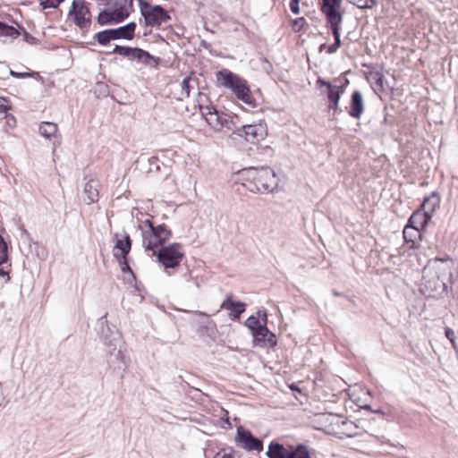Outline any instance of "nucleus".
Returning <instances> with one entry per match:
<instances>
[{
  "instance_id": "obj_1",
  "label": "nucleus",
  "mask_w": 458,
  "mask_h": 458,
  "mask_svg": "<svg viewBox=\"0 0 458 458\" xmlns=\"http://www.w3.org/2000/svg\"><path fill=\"white\" fill-rule=\"evenodd\" d=\"M217 83L224 88L229 89L238 100L254 107L255 99L251 96L247 81L233 73L228 69H223L216 73Z\"/></svg>"
},
{
  "instance_id": "obj_2",
  "label": "nucleus",
  "mask_w": 458,
  "mask_h": 458,
  "mask_svg": "<svg viewBox=\"0 0 458 458\" xmlns=\"http://www.w3.org/2000/svg\"><path fill=\"white\" fill-rule=\"evenodd\" d=\"M138 230L141 233L142 246L148 250H152L154 255L157 249L172 235L171 230L165 224L154 226L149 219L142 221L138 225Z\"/></svg>"
},
{
  "instance_id": "obj_3",
  "label": "nucleus",
  "mask_w": 458,
  "mask_h": 458,
  "mask_svg": "<svg viewBox=\"0 0 458 458\" xmlns=\"http://www.w3.org/2000/svg\"><path fill=\"white\" fill-rule=\"evenodd\" d=\"M132 11V0H111L110 4L101 11L98 22L104 26L119 23L126 19Z\"/></svg>"
},
{
  "instance_id": "obj_4",
  "label": "nucleus",
  "mask_w": 458,
  "mask_h": 458,
  "mask_svg": "<svg viewBox=\"0 0 458 458\" xmlns=\"http://www.w3.org/2000/svg\"><path fill=\"white\" fill-rule=\"evenodd\" d=\"M247 174L254 181L257 191L261 193L271 192L277 187L276 175L271 168L256 169L250 167L247 170Z\"/></svg>"
},
{
  "instance_id": "obj_5",
  "label": "nucleus",
  "mask_w": 458,
  "mask_h": 458,
  "mask_svg": "<svg viewBox=\"0 0 458 458\" xmlns=\"http://www.w3.org/2000/svg\"><path fill=\"white\" fill-rule=\"evenodd\" d=\"M267 455L268 458H311L308 447L303 445L288 449L276 442L269 444Z\"/></svg>"
},
{
  "instance_id": "obj_6",
  "label": "nucleus",
  "mask_w": 458,
  "mask_h": 458,
  "mask_svg": "<svg viewBox=\"0 0 458 458\" xmlns=\"http://www.w3.org/2000/svg\"><path fill=\"white\" fill-rule=\"evenodd\" d=\"M156 255L165 268H174L182 262L184 252L181 244L172 243L157 250Z\"/></svg>"
},
{
  "instance_id": "obj_7",
  "label": "nucleus",
  "mask_w": 458,
  "mask_h": 458,
  "mask_svg": "<svg viewBox=\"0 0 458 458\" xmlns=\"http://www.w3.org/2000/svg\"><path fill=\"white\" fill-rule=\"evenodd\" d=\"M203 115L214 131H221L224 129L232 130L233 118L229 114L219 112L214 107H207V112Z\"/></svg>"
},
{
  "instance_id": "obj_8",
  "label": "nucleus",
  "mask_w": 458,
  "mask_h": 458,
  "mask_svg": "<svg viewBox=\"0 0 458 458\" xmlns=\"http://www.w3.org/2000/svg\"><path fill=\"white\" fill-rule=\"evenodd\" d=\"M68 16L81 29L88 28L91 21V13L84 0H73Z\"/></svg>"
},
{
  "instance_id": "obj_9",
  "label": "nucleus",
  "mask_w": 458,
  "mask_h": 458,
  "mask_svg": "<svg viewBox=\"0 0 458 458\" xmlns=\"http://www.w3.org/2000/svg\"><path fill=\"white\" fill-rule=\"evenodd\" d=\"M140 13L144 17L145 23L148 26H160L170 20L167 12L159 5H147L141 7Z\"/></svg>"
},
{
  "instance_id": "obj_10",
  "label": "nucleus",
  "mask_w": 458,
  "mask_h": 458,
  "mask_svg": "<svg viewBox=\"0 0 458 458\" xmlns=\"http://www.w3.org/2000/svg\"><path fill=\"white\" fill-rule=\"evenodd\" d=\"M254 344L260 347H272L276 344V335L267 327V312L262 314V327H259L253 334Z\"/></svg>"
},
{
  "instance_id": "obj_11",
  "label": "nucleus",
  "mask_w": 458,
  "mask_h": 458,
  "mask_svg": "<svg viewBox=\"0 0 458 458\" xmlns=\"http://www.w3.org/2000/svg\"><path fill=\"white\" fill-rule=\"evenodd\" d=\"M343 0H322L321 12L328 24L342 23L343 13L340 11Z\"/></svg>"
},
{
  "instance_id": "obj_12",
  "label": "nucleus",
  "mask_w": 458,
  "mask_h": 458,
  "mask_svg": "<svg viewBox=\"0 0 458 458\" xmlns=\"http://www.w3.org/2000/svg\"><path fill=\"white\" fill-rule=\"evenodd\" d=\"M235 441L247 451L260 452L263 450V443L260 439L256 438L250 431L240 427L237 428Z\"/></svg>"
},
{
  "instance_id": "obj_13",
  "label": "nucleus",
  "mask_w": 458,
  "mask_h": 458,
  "mask_svg": "<svg viewBox=\"0 0 458 458\" xmlns=\"http://www.w3.org/2000/svg\"><path fill=\"white\" fill-rule=\"evenodd\" d=\"M454 265V261L449 257L445 259H435L433 268L435 270L437 279L443 280L445 284H451Z\"/></svg>"
},
{
  "instance_id": "obj_14",
  "label": "nucleus",
  "mask_w": 458,
  "mask_h": 458,
  "mask_svg": "<svg viewBox=\"0 0 458 458\" xmlns=\"http://www.w3.org/2000/svg\"><path fill=\"white\" fill-rule=\"evenodd\" d=\"M242 130L246 140L250 143L259 142L267 134V125L262 122L243 125Z\"/></svg>"
},
{
  "instance_id": "obj_15",
  "label": "nucleus",
  "mask_w": 458,
  "mask_h": 458,
  "mask_svg": "<svg viewBox=\"0 0 458 458\" xmlns=\"http://www.w3.org/2000/svg\"><path fill=\"white\" fill-rule=\"evenodd\" d=\"M364 112V101L361 93L355 90L351 98L348 114L354 119H360Z\"/></svg>"
},
{
  "instance_id": "obj_16",
  "label": "nucleus",
  "mask_w": 458,
  "mask_h": 458,
  "mask_svg": "<svg viewBox=\"0 0 458 458\" xmlns=\"http://www.w3.org/2000/svg\"><path fill=\"white\" fill-rule=\"evenodd\" d=\"M220 308L230 310L232 318L236 320L245 311L246 304L241 301H234L232 299V295H228L222 302Z\"/></svg>"
},
{
  "instance_id": "obj_17",
  "label": "nucleus",
  "mask_w": 458,
  "mask_h": 458,
  "mask_svg": "<svg viewBox=\"0 0 458 458\" xmlns=\"http://www.w3.org/2000/svg\"><path fill=\"white\" fill-rule=\"evenodd\" d=\"M131 239L128 234H125L124 239H117L113 250L114 256L118 259H124V257L130 252Z\"/></svg>"
},
{
  "instance_id": "obj_18",
  "label": "nucleus",
  "mask_w": 458,
  "mask_h": 458,
  "mask_svg": "<svg viewBox=\"0 0 458 458\" xmlns=\"http://www.w3.org/2000/svg\"><path fill=\"white\" fill-rule=\"evenodd\" d=\"M136 29L135 22H129L128 24L119 27L117 29H110L114 37V39H128L131 40L134 37Z\"/></svg>"
},
{
  "instance_id": "obj_19",
  "label": "nucleus",
  "mask_w": 458,
  "mask_h": 458,
  "mask_svg": "<svg viewBox=\"0 0 458 458\" xmlns=\"http://www.w3.org/2000/svg\"><path fill=\"white\" fill-rule=\"evenodd\" d=\"M98 188L99 183L98 181L94 179H90L89 182H86L83 192L86 195L85 201H87L88 204H91L98 200Z\"/></svg>"
},
{
  "instance_id": "obj_20",
  "label": "nucleus",
  "mask_w": 458,
  "mask_h": 458,
  "mask_svg": "<svg viewBox=\"0 0 458 458\" xmlns=\"http://www.w3.org/2000/svg\"><path fill=\"white\" fill-rule=\"evenodd\" d=\"M428 220L429 214L428 212H421L418 210L411 216L408 225L412 227H417L418 230L421 232L426 229Z\"/></svg>"
},
{
  "instance_id": "obj_21",
  "label": "nucleus",
  "mask_w": 458,
  "mask_h": 458,
  "mask_svg": "<svg viewBox=\"0 0 458 458\" xmlns=\"http://www.w3.org/2000/svg\"><path fill=\"white\" fill-rule=\"evenodd\" d=\"M154 59V56H152L148 52L141 48L133 47L130 60H136L140 64H150V62Z\"/></svg>"
},
{
  "instance_id": "obj_22",
  "label": "nucleus",
  "mask_w": 458,
  "mask_h": 458,
  "mask_svg": "<svg viewBox=\"0 0 458 458\" xmlns=\"http://www.w3.org/2000/svg\"><path fill=\"white\" fill-rule=\"evenodd\" d=\"M21 35L18 29L0 21V39L12 38L15 39Z\"/></svg>"
},
{
  "instance_id": "obj_23",
  "label": "nucleus",
  "mask_w": 458,
  "mask_h": 458,
  "mask_svg": "<svg viewBox=\"0 0 458 458\" xmlns=\"http://www.w3.org/2000/svg\"><path fill=\"white\" fill-rule=\"evenodd\" d=\"M39 133L47 139H51L56 136L58 128L54 123L44 122L39 126Z\"/></svg>"
},
{
  "instance_id": "obj_24",
  "label": "nucleus",
  "mask_w": 458,
  "mask_h": 458,
  "mask_svg": "<svg viewBox=\"0 0 458 458\" xmlns=\"http://www.w3.org/2000/svg\"><path fill=\"white\" fill-rule=\"evenodd\" d=\"M345 87L344 84H328L327 98L329 101H339L341 95L344 92Z\"/></svg>"
},
{
  "instance_id": "obj_25",
  "label": "nucleus",
  "mask_w": 458,
  "mask_h": 458,
  "mask_svg": "<svg viewBox=\"0 0 458 458\" xmlns=\"http://www.w3.org/2000/svg\"><path fill=\"white\" fill-rule=\"evenodd\" d=\"M197 85V80L191 76L184 78L181 83V95L183 98H189L191 90Z\"/></svg>"
},
{
  "instance_id": "obj_26",
  "label": "nucleus",
  "mask_w": 458,
  "mask_h": 458,
  "mask_svg": "<svg viewBox=\"0 0 458 458\" xmlns=\"http://www.w3.org/2000/svg\"><path fill=\"white\" fill-rule=\"evenodd\" d=\"M264 311H258V317L250 316L247 318L245 325L250 329L253 334L259 327H262V314Z\"/></svg>"
},
{
  "instance_id": "obj_27",
  "label": "nucleus",
  "mask_w": 458,
  "mask_h": 458,
  "mask_svg": "<svg viewBox=\"0 0 458 458\" xmlns=\"http://www.w3.org/2000/svg\"><path fill=\"white\" fill-rule=\"evenodd\" d=\"M421 237V232L418 230L417 227H412L407 225L403 229V238L406 242H411L415 243V240L417 238Z\"/></svg>"
},
{
  "instance_id": "obj_28",
  "label": "nucleus",
  "mask_w": 458,
  "mask_h": 458,
  "mask_svg": "<svg viewBox=\"0 0 458 458\" xmlns=\"http://www.w3.org/2000/svg\"><path fill=\"white\" fill-rule=\"evenodd\" d=\"M450 284H445V282H443V280L437 279V282L434 284V288L431 289L433 292H435V294L431 295V297H443L447 293Z\"/></svg>"
},
{
  "instance_id": "obj_29",
  "label": "nucleus",
  "mask_w": 458,
  "mask_h": 458,
  "mask_svg": "<svg viewBox=\"0 0 458 458\" xmlns=\"http://www.w3.org/2000/svg\"><path fill=\"white\" fill-rule=\"evenodd\" d=\"M94 38L99 45H107L111 40H114L111 30H105L98 32Z\"/></svg>"
},
{
  "instance_id": "obj_30",
  "label": "nucleus",
  "mask_w": 458,
  "mask_h": 458,
  "mask_svg": "<svg viewBox=\"0 0 458 458\" xmlns=\"http://www.w3.org/2000/svg\"><path fill=\"white\" fill-rule=\"evenodd\" d=\"M347 2L360 9H371L377 4L376 0H347Z\"/></svg>"
},
{
  "instance_id": "obj_31",
  "label": "nucleus",
  "mask_w": 458,
  "mask_h": 458,
  "mask_svg": "<svg viewBox=\"0 0 458 458\" xmlns=\"http://www.w3.org/2000/svg\"><path fill=\"white\" fill-rule=\"evenodd\" d=\"M132 50H133V47H123V46L116 45L114 47L112 53L113 54H118L120 55H123L124 57H127V58L131 59Z\"/></svg>"
},
{
  "instance_id": "obj_32",
  "label": "nucleus",
  "mask_w": 458,
  "mask_h": 458,
  "mask_svg": "<svg viewBox=\"0 0 458 458\" xmlns=\"http://www.w3.org/2000/svg\"><path fill=\"white\" fill-rule=\"evenodd\" d=\"M8 259V247L4 238L0 235V265Z\"/></svg>"
},
{
  "instance_id": "obj_33",
  "label": "nucleus",
  "mask_w": 458,
  "mask_h": 458,
  "mask_svg": "<svg viewBox=\"0 0 458 458\" xmlns=\"http://www.w3.org/2000/svg\"><path fill=\"white\" fill-rule=\"evenodd\" d=\"M214 458H241V456L233 448H227L218 452Z\"/></svg>"
},
{
  "instance_id": "obj_34",
  "label": "nucleus",
  "mask_w": 458,
  "mask_h": 458,
  "mask_svg": "<svg viewBox=\"0 0 458 458\" xmlns=\"http://www.w3.org/2000/svg\"><path fill=\"white\" fill-rule=\"evenodd\" d=\"M341 24L342 23H335V24H329L332 33L335 38V46L336 47H339L341 45V39H340V30H341Z\"/></svg>"
},
{
  "instance_id": "obj_35",
  "label": "nucleus",
  "mask_w": 458,
  "mask_h": 458,
  "mask_svg": "<svg viewBox=\"0 0 458 458\" xmlns=\"http://www.w3.org/2000/svg\"><path fill=\"white\" fill-rule=\"evenodd\" d=\"M64 0H41L40 4L43 9L57 8Z\"/></svg>"
},
{
  "instance_id": "obj_36",
  "label": "nucleus",
  "mask_w": 458,
  "mask_h": 458,
  "mask_svg": "<svg viewBox=\"0 0 458 458\" xmlns=\"http://www.w3.org/2000/svg\"><path fill=\"white\" fill-rule=\"evenodd\" d=\"M445 335L446 338L451 342L454 349H457V344L455 342V334L454 331L449 327H446L445 330Z\"/></svg>"
},
{
  "instance_id": "obj_37",
  "label": "nucleus",
  "mask_w": 458,
  "mask_h": 458,
  "mask_svg": "<svg viewBox=\"0 0 458 458\" xmlns=\"http://www.w3.org/2000/svg\"><path fill=\"white\" fill-rule=\"evenodd\" d=\"M431 199V213L435 210L436 207H439L440 197L438 194L433 192L430 196Z\"/></svg>"
},
{
  "instance_id": "obj_38",
  "label": "nucleus",
  "mask_w": 458,
  "mask_h": 458,
  "mask_svg": "<svg viewBox=\"0 0 458 458\" xmlns=\"http://www.w3.org/2000/svg\"><path fill=\"white\" fill-rule=\"evenodd\" d=\"M290 9L294 14H298L300 13V1L299 0H291Z\"/></svg>"
},
{
  "instance_id": "obj_39",
  "label": "nucleus",
  "mask_w": 458,
  "mask_h": 458,
  "mask_svg": "<svg viewBox=\"0 0 458 458\" xmlns=\"http://www.w3.org/2000/svg\"><path fill=\"white\" fill-rule=\"evenodd\" d=\"M10 109L8 101L4 98H0V113L5 114Z\"/></svg>"
},
{
  "instance_id": "obj_40",
  "label": "nucleus",
  "mask_w": 458,
  "mask_h": 458,
  "mask_svg": "<svg viewBox=\"0 0 458 458\" xmlns=\"http://www.w3.org/2000/svg\"><path fill=\"white\" fill-rule=\"evenodd\" d=\"M119 260V263L122 267V271L124 273L126 271L130 272L131 274H132V271L129 266V264L127 263V259H126V257H124V259H118Z\"/></svg>"
},
{
  "instance_id": "obj_41",
  "label": "nucleus",
  "mask_w": 458,
  "mask_h": 458,
  "mask_svg": "<svg viewBox=\"0 0 458 458\" xmlns=\"http://www.w3.org/2000/svg\"><path fill=\"white\" fill-rule=\"evenodd\" d=\"M305 24V19L304 18H298L293 21V28L295 30L299 31L301 30V28Z\"/></svg>"
},
{
  "instance_id": "obj_42",
  "label": "nucleus",
  "mask_w": 458,
  "mask_h": 458,
  "mask_svg": "<svg viewBox=\"0 0 458 458\" xmlns=\"http://www.w3.org/2000/svg\"><path fill=\"white\" fill-rule=\"evenodd\" d=\"M10 74L14 78H26L29 77L30 74L28 72H16L13 70L10 71Z\"/></svg>"
},
{
  "instance_id": "obj_43",
  "label": "nucleus",
  "mask_w": 458,
  "mask_h": 458,
  "mask_svg": "<svg viewBox=\"0 0 458 458\" xmlns=\"http://www.w3.org/2000/svg\"><path fill=\"white\" fill-rule=\"evenodd\" d=\"M325 47H327V52L328 54H333V53H335V52L338 49V47H336L335 46V44L330 45V46H328V47H327V46L324 44V45H321V47H320V50H322V49H323V48H325Z\"/></svg>"
},
{
  "instance_id": "obj_44",
  "label": "nucleus",
  "mask_w": 458,
  "mask_h": 458,
  "mask_svg": "<svg viewBox=\"0 0 458 458\" xmlns=\"http://www.w3.org/2000/svg\"><path fill=\"white\" fill-rule=\"evenodd\" d=\"M317 84L318 86H326L328 89V84H332L331 82L326 81L325 80L318 78L317 81Z\"/></svg>"
},
{
  "instance_id": "obj_45",
  "label": "nucleus",
  "mask_w": 458,
  "mask_h": 458,
  "mask_svg": "<svg viewBox=\"0 0 458 458\" xmlns=\"http://www.w3.org/2000/svg\"><path fill=\"white\" fill-rule=\"evenodd\" d=\"M0 277L3 278L5 282L9 280L8 273L3 268H0Z\"/></svg>"
},
{
  "instance_id": "obj_46",
  "label": "nucleus",
  "mask_w": 458,
  "mask_h": 458,
  "mask_svg": "<svg viewBox=\"0 0 458 458\" xmlns=\"http://www.w3.org/2000/svg\"><path fill=\"white\" fill-rule=\"evenodd\" d=\"M338 106H339V101H336V102H335V100L330 101V105H329L330 109L336 110V109H338Z\"/></svg>"
},
{
  "instance_id": "obj_47",
  "label": "nucleus",
  "mask_w": 458,
  "mask_h": 458,
  "mask_svg": "<svg viewBox=\"0 0 458 458\" xmlns=\"http://www.w3.org/2000/svg\"><path fill=\"white\" fill-rule=\"evenodd\" d=\"M4 401H5V396L3 392L2 385L0 384V406L4 403Z\"/></svg>"
},
{
  "instance_id": "obj_48",
  "label": "nucleus",
  "mask_w": 458,
  "mask_h": 458,
  "mask_svg": "<svg viewBox=\"0 0 458 458\" xmlns=\"http://www.w3.org/2000/svg\"><path fill=\"white\" fill-rule=\"evenodd\" d=\"M138 1L140 4V8L141 9V7L148 5L150 0H138Z\"/></svg>"
},
{
  "instance_id": "obj_49",
  "label": "nucleus",
  "mask_w": 458,
  "mask_h": 458,
  "mask_svg": "<svg viewBox=\"0 0 458 458\" xmlns=\"http://www.w3.org/2000/svg\"><path fill=\"white\" fill-rule=\"evenodd\" d=\"M98 1L100 2L101 4H103L106 7L110 4V2H111V0H98Z\"/></svg>"
},
{
  "instance_id": "obj_50",
  "label": "nucleus",
  "mask_w": 458,
  "mask_h": 458,
  "mask_svg": "<svg viewBox=\"0 0 458 458\" xmlns=\"http://www.w3.org/2000/svg\"><path fill=\"white\" fill-rule=\"evenodd\" d=\"M24 38H25V40L29 41L30 39H34L33 37L30 36V34L24 30Z\"/></svg>"
},
{
  "instance_id": "obj_51",
  "label": "nucleus",
  "mask_w": 458,
  "mask_h": 458,
  "mask_svg": "<svg viewBox=\"0 0 458 458\" xmlns=\"http://www.w3.org/2000/svg\"><path fill=\"white\" fill-rule=\"evenodd\" d=\"M428 200H429V197H425V198H424V200H423V204H422V206L424 207V206H425V204H426Z\"/></svg>"
},
{
  "instance_id": "obj_52",
  "label": "nucleus",
  "mask_w": 458,
  "mask_h": 458,
  "mask_svg": "<svg viewBox=\"0 0 458 458\" xmlns=\"http://www.w3.org/2000/svg\"><path fill=\"white\" fill-rule=\"evenodd\" d=\"M242 30H247V29L245 28V26H244V25H242Z\"/></svg>"
}]
</instances>
